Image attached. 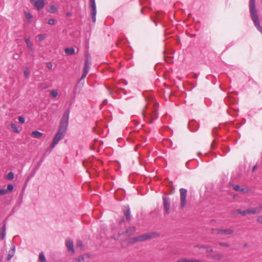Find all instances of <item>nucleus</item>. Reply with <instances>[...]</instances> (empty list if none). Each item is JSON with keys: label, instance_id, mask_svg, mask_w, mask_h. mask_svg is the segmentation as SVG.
<instances>
[{"label": "nucleus", "instance_id": "1", "mask_svg": "<svg viewBox=\"0 0 262 262\" xmlns=\"http://www.w3.org/2000/svg\"><path fill=\"white\" fill-rule=\"evenodd\" d=\"M69 115L70 110L68 109L63 114V116L60 121L58 131L55 134L52 142L50 144V151L59 142V141L64 137L68 129Z\"/></svg>", "mask_w": 262, "mask_h": 262}, {"label": "nucleus", "instance_id": "2", "mask_svg": "<svg viewBox=\"0 0 262 262\" xmlns=\"http://www.w3.org/2000/svg\"><path fill=\"white\" fill-rule=\"evenodd\" d=\"M249 11L251 19L255 27L262 33V27L260 25L259 18L255 8V0L249 1Z\"/></svg>", "mask_w": 262, "mask_h": 262}, {"label": "nucleus", "instance_id": "3", "mask_svg": "<svg viewBox=\"0 0 262 262\" xmlns=\"http://www.w3.org/2000/svg\"><path fill=\"white\" fill-rule=\"evenodd\" d=\"M159 106V103L158 102H155L154 104V110L152 112V114H150L149 115L146 114L144 111H143L142 115L144 118L146 119V122L149 124H151L153 122V120L154 119H157L158 118V114L157 111V108Z\"/></svg>", "mask_w": 262, "mask_h": 262}, {"label": "nucleus", "instance_id": "4", "mask_svg": "<svg viewBox=\"0 0 262 262\" xmlns=\"http://www.w3.org/2000/svg\"><path fill=\"white\" fill-rule=\"evenodd\" d=\"M180 207L181 208H183L185 207V205H186L187 190L185 188H181L180 189Z\"/></svg>", "mask_w": 262, "mask_h": 262}, {"label": "nucleus", "instance_id": "5", "mask_svg": "<svg viewBox=\"0 0 262 262\" xmlns=\"http://www.w3.org/2000/svg\"><path fill=\"white\" fill-rule=\"evenodd\" d=\"M162 200L163 202L164 215H168L170 213V199L168 197L163 196Z\"/></svg>", "mask_w": 262, "mask_h": 262}, {"label": "nucleus", "instance_id": "6", "mask_svg": "<svg viewBox=\"0 0 262 262\" xmlns=\"http://www.w3.org/2000/svg\"><path fill=\"white\" fill-rule=\"evenodd\" d=\"M66 246L69 252L71 253L72 254L75 253V249L74 248L73 241L71 238H68L66 240Z\"/></svg>", "mask_w": 262, "mask_h": 262}, {"label": "nucleus", "instance_id": "7", "mask_svg": "<svg viewBox=\"0 0 262 262\" xmlns=\"http://www.w3.org/2000/svg\"><path fill=\"white\" fill-rule=\"evenodd\" d=\"M107 90L110 91V94L111 95L116 93L117 94H120L121 93H123L124 95L126 94V90L123 88H118L116 86H114L112 89H110L109 88H107Z\"/></svg>", "mask_w": 262, "mask_h": 262}, {"label": "nucleus", "instance_id": "8", "mask_svg": "<svg viewBox=\"0 0 262 262\" xmlns=\"http://www.w3.org/2000/svg\"><path fill=\"white\" fill-rule=\"evenodd\" d=\"M159 235L160 233L155 231L143 234V240L145 241L151 238H156L159 236Z\"/></svg>", "mask_w": 262, "mask_h": 262}, {"label": "nucleus", "instance_id": "9", "mask_svg": "<svg viewBox=\"0 0 262 262\" xmlns=\"http://www.w3.org/2000/svg\"><path fill=\"white\" fill-rule=\"evenodd\" d=\"M188 127L191 132H195L199 128V124L195 120H191L188 122Z\"/></svg>", "mask_w": 262, "mask_h": 262}, {"label": "nucleus", "instance_id": "10", "mask_svg": "<svg viewBox=\"0 0 262 262\" xmlns=\"http://www.w3.org/2000/svg\"><path fill=\"white\" fill-rule=\"evenodd\" d=\"M212 230H216V231H217L216 233L217 234L229 235V234H232L234 232V231L232 229H229V228L225 229L217 228L216 229H212Z\"/></svg>", "mask_w": 262, "mask_h": 262}, {"label": "nucleus", "instance_id": "11", "mask_svg": "<svg viewBox=\"0 0 262 262\" xmlns=\"http://www.w3.org/2000/svg\"><path fill=\"white\" fill-rule=\"evenodd\" d=\"M136 228L134 226L130 227L129 228L126 229L125 231L123 232L121 234L125 236H129L132 235L136 231ZM121 235L120 233H119V236Z\"/></svg>", "mask_w": 262, "mask_h": 262}, {"label": "nucleus", "instance_id": "12", "mask_svg": "<svg viewBox=\"0 0 262 262\" xmlns=\"http://www.w3.org/2000/svg\"><path fill=\"white\" fill-rule=\"evenodd\" d=\"M91 66H89L88 63V61H86L85 63H84V67L83 69V73L81 76V78L79 79V81H81L84 79V78L87 75L88 73H89V71L90 69Z\"/></svg>", "mask_w": 262, "mask_h": 262}, {"label": "nucleus", "instance_id": "13", "mask_svg": "<svg viewBox=\"0 0 262 262\" xmlns=\"http://www.w3.org/2000/svg\"><path fill=\"white\" fill-rule=\"evenodd\" d=\"M123 213L125 216L126 220L127 222H129L131 219L130 217V209L129 205L124 206Z\"/></svg>", "mask_w": 262, "mask_h": 262}, {"label": "nucleus", "instance_id": "14", "mask_svg": "<svg viewBox=\"0 0 262 262\" xmlns=\"http://www.w3.org/2000/svg\"><path fill=\"white\" fill-rule=\"evenodd\" d=\"M143 234L137 236H135L133 237H132L129 239V243L130 244H134L135 243L138 242H143Z\"/></svg>", "mask_w": 262, "mask_h": 262}, {"label": "nucleus", "instance_id": "15", "mask_svg": "<svg viewBox=\"0 0 262 262\" xmlns=\"http://www.w3.org/2000/svg\"><path fill=\"white\" fill-rule=\"evenodd\" d=\"M15 252V246L14 244H11V249L9 250L7 255V260H10L12 257L14 256Z\"/></svg>", "mask_w": 262, "mask_h": 262}, {"label": "nucleus", "instance_id": "16", "mask_svg": "<svg viewBox=\"0 0 262 262\" xmlns=\"http://www.w3.org/2000/svg\"><path fill=\"white\" fill-rule=\"evenodd\" d=\"M34 5L37 10L39 11L43 8L45 5V2L43 0H37L35 2Z\"/></svg>", "mask_w": 262, "mask_h": 262}, {"label": "nucleus", "instance_id": "17", "mask_svg": "<svg viewBox=\"0 0 262 262\" xmlns=\"http://www.w3.org/2000/svg\"><path fill=\"white\" fill-rule=\"evenodd\" d=\"M6 224L5 223H4L2 227L0 229V239L3 240L6 236Z\"/></svg>", "mask_w": 262, "mask_h": 262}, {"label": "nucleus", "instance_id": "18", "mask_svg": "<svg viewBox=\"0 0 262 262\" xmlns=\"http://www.w3.org/2000/svg\"><path fill=\"white\" fill-rule=\"evenodd\" d=\"M256 208H248L246 210H243V215L246 216L247 214H256Z\"/></svg>", "mask_w": 262, "mask_h": 262}, {"label": "nucleus", "instance_id": "19", "mask_svg": "<svg viewBox=\"0 0 262 262\" xmlns=\"http://www.w3.org/2000/svg\"><path fill=\"white\" fill-rule=\"evenodd\" d=\"M208 257H209L211 259H214V260H217L218 261H220L223 257V255L221 254L216 253V254H214L209 255L208 256Z\"/></svg>", "mask_w": 262, "mask_h": 262}, {"label": "nucleus", "instance_id": "20", "mask_svg": "<svg viewBox=\"0 0 262 262\" xmlns=\"http://www.w3.org/2000/svg\"><path fill=\"white\" fill-rule=\"evenodd\" d=\"M200 249H203L206 250L207 253H210L213 252V249L210 246L206 245H202L199 247Z\"/></svg>", "mask_w": 262, "mask_h": 262}, {"label": "nucleus", "instance_id": "21", "mask_svg": "<svg viewBox=\"0 0 262 262\" xmlns=\"http://www.w3.org/2000/svg\"><path fill=\"white\" fill-rule=\"evenodd\" d=\"M65 53L67 55H71L75 53V49L73 47H69L65 49Z\"/></svg>", "mask_w": 262, "mask_h": 262}, {"label": "nucleus", "instance_id": "22", "mask_svg": "<svg viewBox=\"0 0 262 262\" xmlns=\"http://www.w3.org/2000/svg\"><path fill=\"white\" fill-rule=\"evenodd\" d=\"M31 136L33 138L39 139L42 136V134L40 132L35 130L31 133Z\"/></svg>", "mask_w": 262, "mask_h": 262}, {"label": "nucleus", "instance_id": "23", "mask_svg": "<svg viewBox=\"0 0 262 262\" xmlns=\"http://www.w3.org/2000/svg\"><path fill=\"white\" fill-rule=\"evenodd\" d=\"M225 101L227 104H234L237 103L236 99L231 97L226 98Z\"/></svg>", "mask_w": 262, "mask_h": 262}, {"label": "nucleus", "instance_id": "24", "mask_svg": "<svg viewBox=\"0 0 262 262\" xmlns=\"http://www.w3.org/2000/svg\"><path fill=\"white\" fill-rule=\"evenodd\" d=\"M25 41L27 45V47L30 50L33 49V43L29 38H25Z\"/></svg>", "mask_w": 262, "mask_h": 262}, {"label": "nucleus", "instance_id": "25", "mask_svg": "<svg viewBox=\"0 0 262 262\" xmlns=\"http://www.w3.org/2000/svg\"><path fill=\"white\" fill-rule=\"evenodd\" d=\"M91 14H92V18L93 23H95L96 21V16L97 13V9H91Z\"/></svg>", "mask_w": 262, "mask_h": 262}, {"label": "nucleus", "instance_id": "26", "mask_svg": "<svg viewBox=\"0 0 262 262\" xmlns=\"http://www.w3.org/2000/svg\"><path fill=\"white\" fill-rule=\"evenodd\" d=\"M88 61V63L89 66H91V56L89 53H87L85 55V59L84 60V63H86V61Z\"/></svg>", "mask_w": 262, "mask_h": 262}, {"label": "nucleus", "instance_id": "27", "mask_svg": "<svg viewBox=\"0 0 262 262\" xmlns=\"http://www.w3.org/2000/svg\"><path fill=\"white\" fill-rule=\"evenodd\" d=\"M10 127L13 131L16 133H19L20 130L18 129L16 125L13 123L10 124Z\"/></svg>", "mask_w": 262, "mask_h": 262}, {"label": "nucleus", "instance_id": "28", "mask_svg": "<svg viewBox=\"0 0 262 262\" xmlns=\"http://www.w3.org/2000/svg\"><path fill=\"white\" fill-rule=\"evenodd\" d=\"M74 262H84V257L83 255H80L78 257L75 258L73 259Z\"/></svg>", "mask_w": 262, "mask_h": 262}, {"label": "nucleus", "instance_id": "29", "mask_svg": "<svg viewBox=\"0 0 262 262\" xmlns=\"http://www.w3.org/2000/svg\"><path fill=\"white\" fill-rule=\"evenodd\" d=\"M233 189L237 191L245 192V189L243 188H241L239 185H235L233 186Z\"/></svg>", "mask_w": 262, "mask_h": 262}, {"label": "nucleus", "instance_id": "30", "mask_svg": "<svg viewBox=\"0 0 262 262\" xmlns=\"http://www.w3.org/2000/svg\"><path fill=\"white\" fill-rule=\"evenodd\" d=\"M58 92L56 90H53L50 91V97L55 98L58 96Z\"/></svg>", "mask_w": 262, "mask_h": 262}, {"label": "nucleus", "instance_id": "31", "mask_svg": "<svg viewBox=\"0 0 262 262\" xmlns=\"http://www.w3.org/2000/svg\"><path fill=\"white\" fill-rule=\"evenodd\" d=\"M39 260L40 262H46V258L43 252H40L39 253Z\"/></svg>", "mask_w": 262, "mask_h": 262}, {"label": "nucleus", "instance_id": "32", "mask_svg": "<svg viewBox=\"0 0 262 262\" xmlns=\"http://www.w3.org/2000/svg\"><path fill=\"white\" fill-rule=\"evenodd\" d=\"M24 74L26 78H28L30 75V71H29V69L26 67L24 71Z\"/></svg>", "mask_w": 262, "mask_h": 262}, {"label": "nucleus", "instance_id": "33", "mask_svg": "<svg viewBox=\"0 0 262 262\" xmlns=\"http://www.w3.org/2000/svg\"><path fill=\"white\" fill-rule=\"evenodd\" d=\"M57 11V8L54 5H50V13H54Z\"/></svg>", "mask_w": 262, "mask_h": 262}, {"label": "nucleus", "instance_id": "34", "mask_svg": "<svg viewBox=\"0 0 262 262\" xmlns=\"http://www.w3.org/2000/svg\"><path fill=\"white\" fill-rule=\"evenodd\" d=\"M91 9H96L95 0H90Z\"/></svg>", "mask_w": 262, "mask_h": 262}, {"label": "nucleus", "instance_id": "35", "mask_svg": "<svg viewBox=\"0 0 262 262\" xmlns=\"http://www.w3.org/2000/svg\"><path fill=\"white\" fill-rule=\"evenodd\" d=\"M14 173L12 172H9L7 176L8 180H12L14 179Z\"/></svg>", "mask_w": 262, "mask_h": 262}, {"label": "nucleus", "instance_id": "36", "mask_svg": "<svg viewBox=\"0 0 262 262\" xmlns=\"http://www.w3.org/2000/svg\"><path fill=\"white\" fill-rule=\"evenodd\" d=\"M243 210H242V209H237L234 211H233L232 213L234 215V214H236L237 213H239V214H241L242 215H243Z\"/></svg>", "mask_w": 262, "mask_h": 262}, {"label": "nucleus", "instance_id": "37", "mask_svg": "<svg viewBox=\"0 0 262 262\" xmlns=\"http://www.w3.org/2000/svg\"><path fill=\"white\" fill-rule=\"evenodd\" d=\"M13 188H14V186L12 184H8L7 185V188L6 190H7V193H8V192L12 191L13 190Z\"/></svg>", "mask_w": 262, "mask_h": 262}, {"label": "nucleus", "instance_id": "38", "mask_svg": "<svg viewBox=\"0 0 262 262\" xmlns=\"http://www.w3.org/2000/svg\"><path fill=\"white\" fill-rule=\"evenodd\" d=\"M46 35L45 34H39L38 35V40L39 41L43 40L46 38Z\"/></svg>", "mask_w": 262, "mask_h": 262}, {"label": "nucleus", "instance_id": "39", "mask_svg": "<svg viewBox=\"0 0 262 262\" xmlns=\"http://www.w3.org/2000/svg\"><path fill=\"white\" fill-rule=\"evenodd\" d=\"M217 127H214L212 131V134L213 136H217L218 133H217Z\"/></svg>", "mask_w": 262, "mask_h": 262}, {"label": "nucleus", "instance_id": "40", "mask_svg": "<svg viewBox=\"0 0 262 262\" xmlns=\"http://www.w3.org/2000/svg\"><path fill=\"white\" fill-rule=\"evenodd\" d=\"M76 246V247L82 248L83 247V244H82V241L81 240H80V239L77 241Z\"/></svg>", "mask_w": 262, "mask_h": 262}, {"label": "nucleus", "instance_id": "41", "mask_svg": "<svg viewBox=\"0 0 262 262\" xmlns=\"http://www.w3.org/2000/svg\"><path fill=\"white\" fill-rule=\"evenodd\" d=\"M218 244L222 247H229V244L227 243L219 242Z\"/></svg>", "mask_w": 262, "mask_h": 262}, {"label": "nucleus", "instance_id": "42", "mask_svg": "<svg viewBox=\"0 0 262 262\" xmlns=\"http://www.w3.org/2000/svg\"><path fill=\"white\" fill-rule=\"evenodd\" d=\"M222 150L224 152L227 154L230 151V147L229 146L223 147Z\"/></svg>", "mask_w": 262, "mask_h": 262}, {"label": "nucleus", "instance_id": "43", "mask_svg": "<svg viewBox=\"0 0 262 262\" xmlns=\"http://www.w3.org/2000/svg\"><path fill=\"white\" fill-rule=\"evenodd\" d=\"M18 120L19 123H20L21 124L24 123L25 122V117H24L23 116H19L18 117Z\"/></svg>", "mask_w": 262, "mask_h": 262}, {"label": "nucleus", "instance_id": "44", "mask_svg": "<svg viewBox=\"0 0 262 262\" xmlns=\"http://www.w3.org/2000/svg\"><path fill=\"white\" fill-rule=\"evenodd\" d=\"M189 259H187L186 258H181L179 259H178L176 262H189Z\"/></svg>", "mask_w": 262, "mask_h": 262}, {"label": "nucleus", "instance_id": "45", "mask_svg": "<svg viewBox=\"0 0 262 262\" xmlns=\"http://www.w3.org/2000/svg\"><path fill=\"white\" fill-rule=\"evenodd\" d=\"M25 16H26V18L28 20H30V19H31L32 18V15L29 13H26Z\"/></svg>", "mask_w": 262, "mask_h": 262}, {"label": "nucleus", "instance_id": "46", "mask_svg": "<svg viewBox=\"0 0 262 262\" xmlns=\"http://www.w3.org/2000/svg\"><path fill=\"white\" fill-rule=\"evenodd\" d=\"M7 193V190L4 189H0V195H4Z\"/></svg>", "mask_w": 262, "mask_h": 262}, {"label": "nucleus", "instance_id": "47", "mask_svg": "<svg viewBox=\"0 0 262 262\" xmlns=\"http://www.w3.org/2000/svg\"><path fill=\"white\" fill-rule=\"evenodd\" d=\"M231 110H228L227 112H228V113L230 115H237V112L235 110H233V111H234V113L232 114L231 112Z\"/></svg>", "mask_w": 262, "mask_h": 262}, {"label": "nucleus", "instance_id": "48", "mask_svg": "<svg viewBox=\"0 0 262 262\" xmlns=\"http://www.w3.org/2000/svg\"><path fill=\"white\" fill-rule=\"evenodd\" d=\"M216 145L217 143L216 142L215 140H213L211 144V148L214 149L216 147Z\"/></svg>", "mask_w": 262, "mask_h": 262}, {"label": "nucleus", "instance_id": "49", "mask_svg": "<svg viewBox=\"0 0 262 262\" xmlns=\"http://www.w3.org/2000/svg\"><path fill=\"white\" fill-rule=\"evenodd\" d=\"M257 222L262 224V215H260L257 218Z\"/></svg>", "mask_w": 262, "mask_h": 262}, {"label": "nucleus", "instance_id": "50", "mask_svg": "<svg viewBox=\"0 0 262 262\" xmlns=\"http://www.w3.org/2000/svg\"><path fill=\"white\" fill-rule=\"evenodd\" d=\"M120 83H122L125 85H126L127 84V81L125 79H121L120 81Z\"/></svg>", "mask_w": 262, "mask_h": 262}, {"label": "nucleus", "instance_id": "51", "mask_svg": "<svg viewBox=\"0 0 262 262\" xmlns=\"http://www.w3.org/2000/svg\"><path fill=\"white\" fill-rule=\"evenodd\" d=\"M189 262H203V261L200 260L196 259H189Z\"/></svg>", "mask_w": 262, "mask_h": 262}, {"label": "nucleus", "instance_id": "52", "mask_svg": "<svg viewBox=\"0 0 262 262\" xmlns=\"http://www.w3.org/2000/svg\"><path fill=\"white\" fill-rule=\"evenodd\" d=\"M56 23L55 19L53 18H50V25H54Z\"/></svg>", "mask_w": 262, "mask_h": 262}, {"label": "nucleus", "instance_id": "53", "mask_svg": "<svg viewBox=\"0 0 262 262\" xmlns=\"http://www.w3.org/2000/svg\"><path fill=\"white\" fill-rule=\"evenodd\" d=\"M108 103V101L107 99H105L103 100L102 102V105H105L107 104Z\"/></svg>", "mask_w": 262, "mask_h": 262}, {"label": "nucleus", "instance_id": "54", "mask_svg": "<svg viewBox=\"0 0 262 262\" xmlns=\"http://www.w3.org/2000/svg\"><path fill=\"white\" fill-rule=\"evenodd\" d=\"M257 165H254V166L253 167L252 169V172L255 171V170L257 169Z\"/></svg>", "mask_w": 262, "mask_h": 262}, {"label": "nucleus", "instance_id": "55", "mask_svg": "<svg viewBox=\"0 0 262 262\" xmlns=\"http://www.w3.org/2000/svg\"><path fill=\"white\" fill-rule=\"evenodd\" d=\"M83 255H84V257H85L86 258H89L91 257V255L89 254H84Z\"/></svg>", "mask_w": 262, "mask_h": 262}, {"label": "nucleus", "instance_id": "56", "mask_svg": "<svg viewBox=\"0 0 262 262\" xmlns=\"http://www.w3.org/2000/svg\"><path fill=\"white\" fill-rule=\"evenodd\" d=\"M72 13L69 12H67V13H66V15H67V16H68V17H70V16H72Z\"/></svg>", "mask_w": 262, "mask_h": 262}, {"label": "nucleus", "instance_id": "57", "mask_svg": "<svg viewBox=\"0 0 262 262\" xmlns=\"http://www.w3.org/2000/svg\"><path fill=\"white\" fill-rule=\"evenodd\" d=\"M248 244L247 243H245L243 245V248H246L248 247Z\"/></svg>", "mask_w": 262, "mask_h": 262}, {"label": "nucleus", "instance_id": "58", "mask_svg": "<svg viewBox=\"0 0 262 262\" xmlns=\"http://www.w3.org/2000/svg\"><path fill=\"white\" fill-rule=\"evenodd\" d=\"M46 66L49 69V62H47L46 63Z\"/></svg>", "mask_w": 262, "mask_h": 262}, {"label": "nucleus", "instance_id": "59", "mask_svg": "<svg viewBox=\"0 0 262 262\" xmlns=\"http://www.w3.org/2000/svg\"><path fill=\"white\" fill-rule=\"evenodd\" d=\"M159 19V18H158V17H157L156 19H154V20H153V21H154V22H155V23H156V20H157V19Z\"/></svg>", "mask_w": 262, "mask_h": 262}, {"label": "nucleus", "instance_id": "60", "mask_svg": "<svg viewBox=\"0 0 262 262\" xmlns=\"http://www.w3.org/2000/svg\"><path fill=\"white\" fill-rule=\"evenodd\" d=\"M52 68V64L51 63V62H50V70H51Z\"/></svg>", "mask_w": 262, "mask_h": 262}, {"label": "nucleus", "instance_id": "61", "mask_svg": "<svg viewBox=\"0 0 262 262\" xmlns=\"http://www.w3.org/2000/svg\"><path fill=\"white\" fill-rule=\"evenodd\" d=\"M188 162H187L186 163V166L188 167Z\"/></svg>", "mask_w": 262, "mask_h": 262}, {"label": "nucleus", "instance_id": "62", "mask_svg": "<svg viewBox=\"0 0 262 262\" xmlns=\"http://www.w3.org/2000/svg\"><path fill=\"white\" fill-rule=\"evenodd\" d=\"M121 190L122 191H123V193H125V190H124V189H121Z\"/></svg>", "mask_w": 262, "mask_h": 262}, {"label": "nucleus", "instance_id": "63", "mask_svg": "<svg viewBox=\"0 0 262 262\" xmlns=\"http://www.w3.org/2000/svg\"><path fill=\"white\" fill-rule=\"evenodd\" d=\"M121 221L122 222L124 221V219L123 218L122 219Z\"/></svg>", "mask_w": 262, "mask_h": 262}, {"label": "nucleus", "instance_id": "64", "mask_svg": "<svg viewBox=\"0 0 262 262\" xmlns=\"http://www.w3.org/2000/svg\"><path fill=\"white\" fill-rule=\"evenodd\" d=\"M47 22L48 23V24H49V20H48V21H47Z\"/></svg>", "mask_w": 262, "mask_h": 262}]
</instances>
